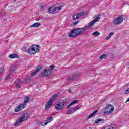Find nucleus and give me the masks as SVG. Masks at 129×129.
Segmentation results:
<instances>
[{
  "label": "nucleus",
  "instance_id": "nucleus-1",
  "mask_svg": "<svg viewBox=\"0 0 129 129\" xmlns=\"http://www.w3.org/2000/svg\"><path fill=\"white\" fill-rule=\"evenodd\" d=\"M85 32V29L83 27L81 28H77L71 31L70 34L69 35V37L70 38H75L79 35Z\"/></svg>",
  "mask_w": 129,
  "mask_h": 129
},
{
  "label": "nucleus",
  "instance_id": "nucleus-2",
  "mask_svg": "<svg viewBox=\"0 0 129 129\" xmlns=\"http://www.w3.org/2000/svg\"><path fill=\"white\" fill-rule=\"evenodd\" d=\"M68 104V102H67V99H65L61 100L59 102L56 104L55 108L56 110H62L64 107L67 106Z\"/></svg>",
  "mask_w": 129,
  "mask_h": 129
},
{
  "label": "nucleus",
  "instance_id": "nucleus-3",
  "mask_svg": "<svg viewBox=\"0 0 129 129\" xmlns=\"http://www.w3.org/2000/svg\"><path fill=\"white\" fill-rule=\"evenodd\" d=\"M58 96V95L57 94H54L49 100L46 102V104H45V110H49L51 108V106L53 105V101H54L56 98Z\"/></svg>",
  "mask_w": 129,
  "mask_h": 129
},
{
  "label": "nucleus",
  "instance_id": "nucleus-4",
  "mask_svg": "<svg viewBox=\"0 0 129 129\" xmlns=\"http://www.w3.org/2000/svg\"><path fill=\"white\" fill-rule=\"evenodd\" d=\"M60 5V3H57L52 6H51L48 10V14L50 15H55V14L58 13V6Z\"/></svg>",
  "mask_w": 129,
  "mask_h": 129
},
{
  "label": "nucleus",
  "instance_id": "nucleus-5",
  "mask_svg": "<svg viewBox=\"0 0 129 129\" xmlns=\"http://www.w3.org/2000/svg\"><path fill=\"white\" fill-rule=\"evenodd\" d=\"M40 51L39 49V45H32L30 46L28 50V53L30 55H33V54H36Z\"/></svg>",
  "mask_w": 129,
  "mask_h": 129
},
{
  "label": "nucleus",
  "instance_id": "nucleus-6",
  "mask_svg": "<svg viewBox=\"0 0 129 129\" xmlns=\"http://www.w3.org/2000/svg\"><path fill=\"white\" fill-rule=\"evenodd\" d=\"M124 16L120 15L116 18H114L113 21V24L114 25H120L121 24L122 22H123V20H124Z\"/></svg>",
  "mask_w": 129,
  "mask_h": 129
},
{
  "label": "nucleus",
  "instance_id": "nucleus-7",
  "mask_svg": "<svg viewBox=\"0 0 129 129\" xmlns=\"http://www.w3.org/2000/svg\"><path fill=\"white\" fill-rule=\"evenodd\" d=\"M113 110H114V108H113V106L111 105H108L104 110V113L109 114V113H111Z\"/></svg>",
  "mask_w": 129,
  "mask_h": 129
},
{
  "label": "nucleus",
  "instance_id": "nucleus-8",
  "mask_svg": "<svg viewBox=\"0 0 129 129\" xmlns=\"http://www.w3.org/2000/svg\"><path fill=\"white\" fill-rule=\"evenodd\" d=\"M53 120H54V118L52 116H49L41 123V125L43 126H45V125H47L48 123H50V122L53 121Z\"/></svg>",
  "mask_w": 129,
  "mask_h": 129
},
{
  "label": "nucleus",
  "instance_id": "nucleus-9",
  "mask_svg": "<svg viewBox=\"0 0 129 129\" xmlns=\"http://www.w3.org/2000/svg\"><path fill=\"white\" fill-rule=\"evenodd\" d=\"M79 75H80V73H75L73 74L72 76L68 78L67 79V80H68V81H70V82H71V81L75 80V79H76V77H77V76H79Z\"/></svg>",
  "mask_w": 129,
  "mask_h": 129
},
{
  "label": "nucleus",
  "instance_id": "nucleus-10",
  "mask_svg": "<svg viewBox=\"0 0 129 129\" xmlns=\"http://www.w3.org/2000/svg\"><path fill=\"white\" fill-rule=\"evenodd\" d=\"M15 84L16 85V88L19 89V88H21V84L24 83V81H21L20 79H17L15 82Z\"/></svg>",
  "mask_w": 129,
  "mask_h": 129
},
{
  "label": "nucleus",
  "instance_id": "nucleus-11",
  "mask_svg": "<svg viewBox=\"0 0 129 129\" xmlns=\"http://www.w3.org/2000/svg\"><path fill=\"white\" fill-rule=\"evenodd\" d=\"M52 74V71L50 69H46L44 70V76L46 77H50V76Z\"/></svg>",
  "mask_w": 129,
  "mask_h": 129
},
{
  "label": "nucleus",
  "instance_id": "nucleus-12",
  "mask_svg": "<svg viewBox=\"0 0 129 129\" xmlns=\"http://www.w3.org/2000/svg\"><path fill=\"white\" fill-rule=\"evenodd\" d=\"M25 107H26L24 106V105H22V104H21L15 108L14 111L15 112H19V111H21L22 109H24Z\"/></svg>",
  "mask_w": 129,
  "mask_h": 129
},
{
  "label": "nucleus",
  "instance_id": "nucleus-13",
  "mask_svg": "<svg viewBox=\"0 0 129 129\" xmlns=\"http://www.w3.org/2000/svg\"><path fill=\"white\" fill-rule=\"evenodd\" d=\"M20 119L21 120V121H25L27 120V119H29V114L27 113H25L23 114L22 116V117L20 118Z\"/></svg>",
  "mask_w": 129,
  "mask_h": 129
},
{
  "label": "nucleus",
  "instance_id": "nucleus-14",
  "mask_svg": "<svg viewBox=\"0 0 129 129\" xmlns=\"http://www.w3.org/2000/svg\"><path fill=\"white\" fill-rule=\"evenodd\" d=\"M17 66H18L17 64H13L10 67V69L9 70L10 72H11V73H13L15 72V71H16V69H17Z\"/></svg>",
  "mask_w": 129,
  "mask_h": 129
},
{
  "label": "nucleus",
  "instance_id": "nucleus-15",
  "mask_svg": "<svg viewBox=\"0 0 129 129\" xmlns=\"http://www.w3.org/2000/svg\"><path fill=\"white\" fill-rule=\"evenodd\" d=\"M30 100H31V98H30V97L26 96L24 98V103L22 104L23 105H24V106L26 107L27 105V103H28V102H29V101H30Z\"/></svg>",
  "mask_w": 129,
  "mask_h": 129
},
{
  "label": "nucleus",
  "instance_id": "nucleus-16",
  "mask_svg": "<svg viewBox=\"0 0 129 129\" xmlns=\"http://www.w3.org/2000/svg\"><path fill=\"white\" fill-rule=\"evenodd\" d=\"M98 112V110H95L91 114H90L89 116L87 117V119H89V118H91V117H93Z\"/></svg>",
  "mask_w": 129,
  "mask_h": 129
},
{
  "label": "nucleus",
  "instance_id": "nucleus-17",
  "mask_svg": "<svg viewBox=\"0 0 129 129\" xmlns=\"http://www.w3.org/2000/svg\"><path fill=\"white\" fill-rule=\"evenodd\" d=\"M41 26V23L39 22H36L30 26V28H38V27H40Z\"/></svg>",
  "mask_w": 129,
  "mask_h": 129
},
{
  "label": "nucleus",
  "instance_id": "nucleus-18",
  "mask_svg": "<svg viewBox=\"0 0 129 129\" xmlns=\"http://www.w3.org/2000/svg\"><path fill=\"white\" fill-rule=\"evenodd\" d=\"M21 120H22L20 118L16 120V122L14 124V126H19V125H20V123H22V122H23Z\"/></svg>",
  "mask_w": 129,
  "mask_h": 129
},
{
  "label": "nucleus",
  "instance_id": "nucleus-19",
  "mask_svg": "<svg viewBox=\"0 0 129 129\" xmlns=\"http://www.w3.org/2000/svg\"><path fill=\"white\" fill-rule=\"evenodd\" d=\"M77 102H78V100H77L73 101L71 103V104H70L69 105L67 106V109H68V108H69L70 106H71L72 105H73V104H76Z\"/></svg>",
  "mask_w": 129,
  "mask_h": 129
},
{
  "label": "nucleus",
  "instance_id": "nucleus-20",
  "mask_svg": "<svg viewBox=\"0 0 129 129\" xmlns=\"http://www.w3.org/2000/svg\"><path fill=\"white\" fill-rule=\"evenodd\" d=\"M9 58L10 59H16L17 58H19V55L17 54H10L9 55Z\"/></svg>",
  "mask_w": 129,
  "mask_h": 129
},
{
  "label": "nucleus",
  "instance_id": "nucleus-21",
  "mask_svg": "<svg viewBox=\"0 0 129 129\" xmlns=\"http://www.w3.org/2000/svg\"><path fill=\"white\" fill-rule=\"evenodd\" d=\"M106 129H116V124H112L107 127H105Z\"/></svg>",
  "mask_w": 129,
  "mask_h": 129
},
{
  "label": "nucleus",
  "instance_id": "nucleus-22",
  "mask_svg": "<svg viewBox=\"0 0 129 129\" xmlns=\"http://www.w3.org/2000/svg\"><path fill=\"white\" fill-rule=\"evenodd\" d=\"M103 119H98L95 121V123H96V124H98L99 123H101V122L104 121Z\"/></svg>",
  "mask_w": 129,
  "mask_h": 129
},
{
  "label": "nucleus",
  "instance_id": "nucleus-23",
  "mask_svg": "<svg viewBox=\"0 0 129 129\" xmlns=\"http://www.w3.org/2000/svg\"><path fill=\"white\" fill-rule=\"evenodd\" d=\"M42 68V66H38L36 67V69H35V71L37 73H38V72H39V71H40V70H41V69Z\"/></svg>",
  "mask_w": 129,
  "mask_h": 129
},
{
  "label": "nucleus",
  "instance_id": "nucleus-24",
  "mask_svg": "<svg viewBox=\"0 0 129 129\" xmlns=\"http://www.w3.org/2000/svg\"><path fill=\"white\" fill-rule=\"evenodd\" d=\"M77 14L78 15V19H79V18H81V17H82V16H84V15H85L84 12H80V13H77Z\"/></svg>",
  "mask_w": 129,
  "mask_h": 129
},
{
  "label": "nucleus",
  "instance_id": "nucleus-25",
  "mask_svg": "<svg viewBox=\"0 0 129 129\" xmlns=\"http://www.w3.org/2000/svg\"><path fill=\"white\" fill-rule=\"evenodd\" d=\"M77 14L78 15V19H79V18H81V17H82V16H84V15H85L84 12H80V13H77Z\"/></svg>",
  "mask_w": 129,
  "mask_h": 129
},
{
  "label": "nucleus",
  "instance_id": "nucleus-26",
  "mask_svg": "<svg viewBox=\"0 0 129 129\" xmlns=\"http://www.w3.org/2000/svg\"><path fill=\"white\" fill-rule=\"evenodd\" d=\"M72 19L74 20V21H75V20H78V16L77 15V14L74 15L72 16Z\"/></svg>",
  "mask_w": 129,
  "mask_h": 129
},
{
  "label": "nucleus",
  "instance_id": "nucleus-27",
  "mask_svg": "<svg viewBox=\"0 0 129 129\" xmlns=\"http://www.w3.org/2000/svg\"><path fill=\"white\" fill-rule=\"evenodd\" d=\"M94 23H95V21H94V20L91 21L88 24L89 28H91V27H92V26H93V25H94Z\"/></svg>",
  "mask_w": 129,
  "mask_h": 129
},
{
  "label": "nucleus",
  "instance_id": "nucleus-28",
  "mask_svg": "<svg viewBox=\"0 0 129 129\" xmlns=\"http://www.w3.org/2000/svg\"><path fill=\"white\" fill-rule=\"evenodd\" d=\"M12 75H13V73H10L9 75L5 78V80H9V79H11V76H12Z\"/></svg>",
  "mask_w": 129,
  "mask_h": 129
},
{
  "label": "nucleus",
  "instance_id": "nucleus-29",
  "mask_svg": "<svg viewBox=\"0 0 129 129\" xmlns=\"http://www.w3.org/2000/svg\"><path fill=\"white\" fill-rule=\"evenodd\" d=\"M72 113H74V111L73 108L68 111L67 114H72Z\"/></svg>",
  "mask_w": 129,
  "mask_h": 129
},
{
  "label": "nucleus",
  "instance_id": "nucleus-30",
  "mask_svg": "<svg viewBox=\"0 0 129 129\" xmlns=\"http://www.w3.org/2000/svg\"><path fill=\"white\" fill-rule=\"evenodd\" d=\"M107 57H108V55L107 54H104L101 55L99 59H103L104 58H106Z\"/></svg>",
  "mask_w": 129,
  "mask_h": 129
},
{
  "label": "nucleus",
  "instance_id": "nucleus-31",
  "mask_svg": "<svg viewBox=\"0 0 129 129\" xmlns=\"http://www.w3.org/2000/svg\"><path fill=\"white\" fill-rule=\"evenodd\" d=\"M30 80H31V79H30L29 78H25L24 81H23V83H27V82H30Z\"/></svg>",
  "mask_w": 129,
  "mask_h": 129
},
{
  "label": "nucleus",
  "instance_id": "nucleus-32",
  "mask_svg": "<svg viewBox=\"0 0 129 129\" xmlns=\"http://www.w3.org/2000/svg\"><path fill=\"white\" fill-rule=\"evenodd\" d=\"M92 35H93V36H99V35H100V33L99 32H98V31H95V32L92 34Z\"/></svg>",
  "mask_w": 129,
  "mask_h": 129
},
{
  "label": "nucleus",
  "instance_id": "nucleus-33",
  "mask_svg": "<svg viewBox=\"0 0 129 129\" xmlns=\"http://www.w3.org/2000/svg\"><path fill=\"white\" fill-rule=\"evenodd\" d=\"M63 8H64L63 5H60V6H58L57 5V11H61V9H63Z\"/></svg>",
  "mask_w": 129,
  "mask_h": 129
},
{
  "label": "nucleus",
  "instance_id": "nucleus-34",
  "mask_svg": "<svg viewBox=\"0 0 129 129\" xmlns=\"http://www.w3.org/2000/svg\"><path fill=\"white\" fill-rule=\"evenodd\" d=\"M100 19H101L100 17H96L95 18V19L94 20H93V21L95 22H95H97V21H99V20H100Z\"/></svg>",
  "mask_w": 129,
  "mask_h": 129
},
{
  "label": "nucleus",
  "instance_id": "nucleus-35",
  "mask_svg": "<svg viewBox=\"0 0 129 129\" xmlns=\"http://www.w3.org/2000/svg\"><path fill=\"white\" fill-rule=\"evenodd\" d=\"M37 74V73L36 72V71H35L33 72H32L31 73L30 76L33 77V76H35V75H36Z\"/></svg>",
  "mask_w": 129,
  "mask_h": 129
},
{
  "label": "nucleus",
  "instance_id": "nucleus-36",
  "mask_svg": "<svg viewBox=\"0 0 129 129\" xmlns=\"http://www.w3.org/2000/svg\"><path fill=\"white\" fill-rule=\"evenodd\" d=\"M50 70H54L55 69V66L51 65L50 66Z\"/></svg>",
  "mask_w": 129,
  "mask_h": 129
},
{
  "label": "nucleus",
  "instance_id": "nucleus-37",
  "mask_svg": "<svg viewBox=\"0 0 129 129\" xmlns=\"http://www.w3.org/2000/svg\"><path fill=\"white\" fill-rule=\"evenodd\" d=\"M4 68H0V74H2L4 72Z\"/></svg>",
  "mask_w": 129,
  "mask_h": 129
},
{
  "label": "nucleus",
  "instance_id": "nucleus-38",
  "mask_svg": "<svg viewBox=\"0 0 129 129\" xmlns=\"http://www.w3.org/2000/svg\"><path fill=\"white\" fill-rule=\"evenodd\" d=\"M73 109L74 112H75L77 110H78V109H77V107H75L72 108Z\"/></svg>",
  "mask_w": 129,
  "mask_h": 129
},
{
  "label": "nucleus",
  "instance_id": "nucleus-39",
  "mask_svg": "<svg viewBox=\"0 0 129 129\" xmlns=\"http://www.w3.org/2000/svg\"><path fill=\"white\" fill-rule=\"evenodd\" d=\"M78 23H79V21H75V22H73L74 26H75V25H77V24H78Z\"/></svg>",
  "mask_w": 129,
  "mask_h": 129
},
{
  "label": "nucleus",
  "instance_id": "nucleus-40",
  "mask_svg": "<svg viewBox=\"0 0 129 129\" xmlns=\"http://www.w3.org/2000/svg\"><path fill=\"white\" fill-rule=\"evenodd\" d=\"M114 35V32H111V33L109 34V36L111 37H112V36H113Z\"/></svg>",
  "mask_w": 129,
  "mask_h": 129
},
{
  "label": "nucleus",
  "instance_id": "nucleus-41",
  "mask_svg": "<svg viewBox=\"0 0 129 129\" xmlns=\"http://www.w3.org/2000/svg\"><path fill=\"white\" fill-rule=\"evenodd\" d=\"M84 29H85V31H86V30H88V28H89V27L88 26H85L84 27H83Z\"/></svg>",
  "mask_w": 129,
  "mask_h": 129
},
{
  "label": "nucleus",
  "instance_id": "nucleus-42",
  "mask_svg": "<svg viewBox=\"0 0 129 129\" xmlns=\"http://www.w3.org/2000/svg\"><path fill=\"white\" fill-rule=\"evenodd\" d=\"M110 38H111V36H110L109 35V36H107L106 37V40H109V39H110Z\"/></svg>",
  "mask_w": 129,
  "mask_h": 129
},
{
  "label": "nucleus",
  "instance_id": "nucleus-43",
  "mask_svg": "<svg viewBox=\"0 0 129 129\" xmlns=\"http://www.w3.org/2000/svg\"><path fill=\"white\" fill-rule=\"evenodd\" d=\"M125 94H128L129 93V89H128L125 92Z\"/></svg>",
  "mask_w": 129,
  "mask_h": 129
},
{
  "label": "nucleus",
  "instance_id": "nucleus-44",
  "mask_svg": "<svg viewBox=\"0 0 129 129\" xmlns=\"http://www.w3.org/2000/svg\"><path fill=\"white\" fill-rule=\"evenodd\" d=\"M80 106H81L80 105H78L76 107H77V109L78 110L79 109V108H80Z\"/></svg>",
  "mask_w": 129,
  "mask_h": 129
},
{
  "label": "nucleus",
  "instance_id": "nucleus-45",
  "mask_svg": "<svg viewBox=\"0 0 129 129\" xmlns=\"http://www.w3.org/2000/svg\"><path fill=\"white\" fill-rule=\"evenodd\" d=\"M40 76L41 77H43V76H44V72H42V74H41V75H40Z\"/></svg>",
  "mask_w": 129,
  "mask_h": 129
},
{
  "label": "nucleus",
  "instance_id": "nucleus-46",
  "mask_svg": "<svg viewBox=\"0 0 129 129\" xmlns=\"http://www.w3.org/2000/svg\"><path fill=\"white\" fill-rule=\"evenodd\" d=\"M44 8V6L43 5H41L40 6V9L42 10L43 8Z\"/></svg>",
  "mask_w": 129,
  "mask_h": 129
},
{
  "label": "nucleus",
  "instance_id": "nucleus-47",
  "mask_svg": "<svg viewBox=\"0 0 129 129\" xmlns=\"http://www.w3.org/2000/svg\"><path fill=\"white\" fill-rule=\"evenodd\" d=\"M68 92L69 93H71V89L68 90Z\"/></svg>",
  "mask_w": 129,
  "mask_h": 129
},
{
  "label": "nucleus",
  "instance_id": "nucleus-48",
  "mask_svg": "<svg viewBox=\"0 0 129 129\" xmlns=\"http://www.w3.org/2000/svg\"><path fill=\"white\" fill-rule=\"evenodd\" d=\"M22 49H25V47H22Z\"/></svg>",
  "mask_w": 129,
  "mask_h": 129
},
{
  "label": "nucleus",
  "instance_id": "nucleus-49",
  "mask_svg": "<svg viewBox=\"0 0 129 129\" xmlns=\"http://www.w3.org/2000/svg\"><path fill=\"white\" fill-rule=\"evenodd\" d=\"M123 4H125V2H124L123 3Z\"/></svg>",
  "mask_w": 129,
  "mask_h": 129
},
{
  "label": "nucleus",
  "instance_id": "nucleus-50",
  "mask_svg": "<svg viewBox=\"0 0 129 129\" xmlns=\"http://www.w3.org/2000/svg\"><path fill=\"white\" fill-rule=\"evenodd\" d=\"M16 1H17V0H14V2H16Z\"/></svg>",
  "mask_w": 129,
  "mask_h": 129
}]
</instances>
